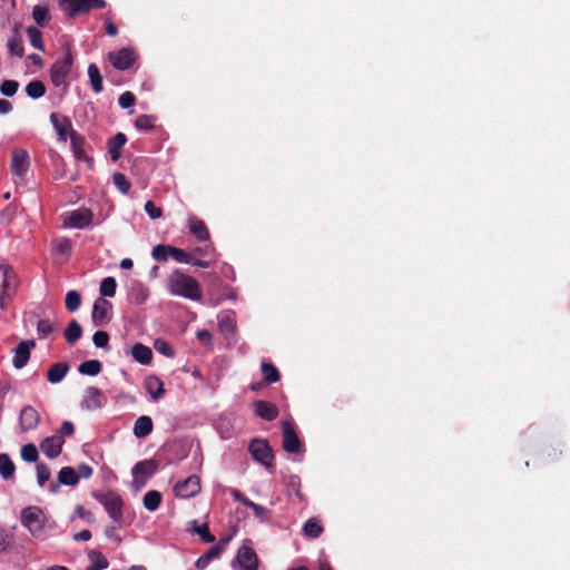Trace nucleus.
<instances>
[{
    "label": "nucleus",
    "instance_id": "f257e3e1",
    "mask_svg": "<svg viewBox=\"0 0 570 570\" xmlns=\"http://www.w3.org/2000/svg\"><path fill=\"white\" fill-rule=\"evenodd\" d=\"M168 289L173 295L191 301H199L202 298L199 283L179 269L174 271L168 277Z\"/></svg>",
    "mask_w": 570,
    "mask_h": 570
},
{
    "label": "nucleus",
    "instance_id": "f03ea898",
    "mask_svg": "<svg viewBox=\"0 0 570 570\" xmlns=\"http://www.w3.org/2000/svg\"><path fill=\"white\" fill-rule=\"evenodd\" d=\"M21 523L28 529L32 537L37 539L45 538L47 518L41 508L31 505L22 509Z\"/></svg>",
    "mask_w": 570,
    "mask_h": 570
},
{
    "label": "nucleus",
    "instance_id": "7ed1b4c3",
    "mask_svg": "<svg viewBox=\"0 0 570 570\" xmlns=\"http://www.w3.org/2000/svg\"><path fill=\"white\" fill-rule=\"evenodd\" d=\"M92 497L105 508L109 518L115 523H120L122 521L124 500L117 492H115V491H108V492L95 491V492H92Z\"/></svg>",
    "mask_w": 570,
    "mask_h": 570
},
{
    "label": "nucleus",
    "instance_id": "20e7f679",
    "mask_svg": "<svg viewBox=\"0 0 570 570\" xmlns=\"http://www.w3.org/2000/svg\"><path fill=\"white\" fill-rule=\"evenodd\" d=\"M73 58L70 48H66L61 58H59L50 68V79L55 87L66 83V79L71 71Z\"/></svg>",
    "mask_w": 570,
    "mask_h": 570
},
{
    "label": "nucleus",
    "instance_id": "39448f33",
    "mask_svg": "<svg viewBox=\"0 0 570 570\" xmlns=\"http://www.w3.org/2000/svg\"><path fill=\"white\" fill-rule=\"evenodd\" d=\"M60 6L69 17L75 18L78 14L87 13L91 9H102L106 7L105 0H61Z\"/></svg>",
    "mask_w": 570,
    "mask_h": 570
},
{
    "label": "nucleus",
    "instance_id": "423d86ee",
    "mask_svg": "<svg viewBox=\"0 0 570 570\" xmlns=\"http://www.w3.org/2000/svg\"><path fill=\"white\" fill-rule=\"evenodd\" d=\"M248 451L252 456L265 466H272L274 453L266 440L256 439L249 443Z\"/></svg>",
    "mask_w": 570,
    "mask_h": 570
},
{
    "label": "nucleus",
    "instance_id": "0eeeda50",
    "mask_svg": "<svg viewBox=\"0 0 570 570\" xmlns=\"http://www.w3.org/2000/svg\"><path fill=\"white\" fill-rule=\"evenodd\" d=\"M108 60L117 70H127L132 67L137 60L135 50L130 48H121L117 51L108 53Z\"/></svg>",
    "mask_w": 570,
    "mask_h": 570
},
{
    "label": "nucleus",
    "instance_id": "6e6552de",
    "mask_svg": "<svg viewBox=\"0 0 570 570\" xmlns=\"http://www.w3.org/2000/svg\"><path fill=\"white\" fill-rule=\"evenodd\" d=\"M112 318V304L104 298L99 297L95 301L92 306L91 320L95 325L102 326L108 324Z\"/></svg>",
    "mask_w": 570,
    "mask_h": 570
},
{
    "label": "nucleus",
    "instance_id": "1a4fd4ad",
    "mask_svg": "<svg viewBox=\"0 0 570 570\" xmlns=\"http://www.w3.org/2000/svg\"><path fill=\"white\" fill-rule=\"evenodd\" d=\"M200 479L193 474L183 481H179L174 487V492L177 498L189 499L200 492Z\"/></svg>",
    "mask_w": 570,
    "mask_h": 570
},
{
    "label": "nucleus",
    "instance_id": "9d476101",
    "mask_svg": "<svg viewBox=\"0 0 570 570\" xmlns=\"http://www.w3.org/2000/svg\"><path fill=\"white\" fill-rule=\"evenodd\" d=\"M158 466V462L153 459L137 462L131 470L135 482L144 485L157 472Z\"/></svg>",
    "mask_w": 570,
    "mask_h": 570
},
{
    "label": "nucleus",
    "instance_id": "9b49d317",
    "mask_svg": "<svg viewBox=\"0 0 570 570\" xmlns=\"http://www.w3.org/2000/svg\"><path fill=\"white\" fill-rule=\"evenodd\" d=\"M261 371H262V376H263L262 381L252 385L253 392H256L257 390L267 387L271 384L276 383L281 380L279 371L271 362L263 361L261 363Z\"/></svg>",
    "mask_w": 570,
    "mask_h": 570
},
{
    "label": "nucleus",
    "instance_id": "f8f14e48",
    "mask_svg": "<svg viewBox=\"0 0 570 570\" xmlns=\"http://www.w3.org/2000/svg\"><path fill=\"white\" fill-rule=\"evenodd\" d=\"M282 430L283 449L288 453H297L301 450L302 443L294 430L293 423L291 421H284Z\"/></svg>",
    "mask_w": 570,
    "mask_h": 570
},
{
    "label": "nucleus",
    "instance_id": "ddd939ff",
    "mask_svg": "<svg viewBox=\"0 0 570 570\" xmlns=\"http://www.w3.org/2000/svg\"><path fill=\"white\" fill-rule=\"evenodd\" d=\"M92 219V212L90 209L82 208L71 212L68 218L65 220V225L68 227L82 229L91 225Z\"/></svg>",
    "mask_w": 570,
    "mask_h": 570
},
{
    "label": "nucleus",
    "instance_id": "4468645a",
    "mask_svg": "<svg viewBox=\"0 0 570 570\" xmlns=\"http://www.w3.org/2000/svg\"><path fill=\"white\" fill-rule=\"evenodd\" d=\"M36 347V342L33 340L29 341H21L14 348H13V358L12 364L16 368H22L27 365L30 358V351L31 348Z\"/></svg>",
    "mask_w": 570,
    "mask_h": 570
},
{
    "label": "nucleus",
    "instance_id": "2eb2a0df",
    "mask_svg": "<svg viewBox=\"0 0 570 570\" xmlns=\"http://www.w3.org/2000/svg\"><path fill=\"white\" fill-rule=\"evenodd\" d=\"M236 562L240 570H257L258 558L255 551L248 546H242L236 556Z\"/></svg>",
    "mask_w": 570,
    "mask_h": 570
},
{
    "label": "nucleus",
    "instance_id": "dca6fc26",
    "mask_svg": "<svg viewBox=\"0 0 570 570\" xmlns=\"http://www.w3.org/2000/svg\"><path fill=\"white\" fill-rule=\"evenodd\" d=\"M14 271L8 265H0L2 296H11L16 292L17 279Z\"/></svg>",
    "mask_w": 570,
    "mask_h": 570
},
{
    "label": "nucleus",
    "instance_id": "f3484780",
    "mask_svg": "<svg viewBox=\"0 0 570 570\" xmlns=\"http://www.w3.org/2000/svg\"><path fill=\"white\" fill-rule=\"evenodd\" d=\"M30 158L29 154L24 149H16L11 158V171L12 174L22 177L29 168Z\"/></svg>",
    "mask_w": 570,
    "mask_h": 570
},
{
    "label": "nucleus",
    "instance_id": "a211bd4d",
    "mask_svg": "<svg viewBox=\"0 0 570 570\" xmlns=\"http://www.w3.org/2000/svg\"><path fill=\"white\" fill-rule=\"evenodd\" d=\"M50 122L57 131L59 140L66 142L70 131L73 130L70 119L66 116L60 118L57 112H52L50 115Z\"/></svg>",
    "mask_w": 570,
    "mask_h": 570
},
{
    "label": "nucleus",
    "instance_id": "6ab92c4d",
    "mask_svg": "<svg viewBox=\"0 0 570 570\" xmlns=\"http://www.w3.org/2000/svg\"><path fill=\"white\" fill-rule=\"evenodd\" d=\"M63 443L62 436H48L40 443V450L49 459H56L61 453Z\"/></svg>",
    "mask_w": 570,
    "mask_h": 570
},
{
    "label": "nucleus",
    "instance_id": "aec40b11",
    "mask_svg": "<svg viewBox=\"0 0 570 570\" xmlns=\"http://www.w3.org/2000/svg\"><path fill=\"white\" fill-rule=\"evenodd\" d=\"M188 228H189V232L200 242H206V240H209V232H208V228L206 226V224L204 223V220H202L200 218L194 216V215H190L188 217Z\"/></svg>",
    "mask_w": 570,
    "mask_h": 570
},
{
    "label": "nucleus",
    "instance_id": "412c9836",
    "mask_svg": "<svg viewBox=\"0 0 570 570\" xmlns=\"http://www.w3.org/2000/svg\"><path fill=\"white\" fill-rule=\"evenodd\" d=\"M38 423H39L38 411L30 405H26L20 411V424H21L22 429L26 431L32 430L38 425Z\"/></svg>",
    "mask_w": 570,
    "mask_h": 570
},
{
    "label": "nucleus",
    "instance_id": "4be33fe9",
    "mask_svg": "<svg viewBox=\"0 0 570 570\" xmlns=\"http://www.w3.org/2000/svg\"><path fill=\"white\" fill-rule=\"evenodd\" d=\"M69 137H70L71 148H72L75 157L78 160H83V161L91 164L92 159L86 155L85 149H83V145H85L83 137L80 136L76 130H71L69 134Z\"/></svg>",
    "mask_w": 570,
    "mask_h": 570
},
{
    "label": "nucleus",
    "instance_id": "5701e85b",
    "mask_svg": "<svg viewBox=\"0 0 570 570\" xmlns=\"http://www.w3.org/2000/svg\"><path fill=\"white\" fill-rule=\"evenodd\" d=\"M255 412L256 414L266 420V421H273L277 417L278 415V410L277 407L269 403V402H266V401H257L255 402Z\"/></svg>",
    "mask_w": 570,
    "mask_h": 570
},
{
    "label": "nucleus",
    "instance_id": "b1692460",
    "mask_svg": "<svg viewBox=\"0 0 570 570\" xmlns=\"http://www.w3.org/2000/svg\"><path fill=\"white\" fill-rule=\"evenodd\" d=\"M131 356L138 363L147 365L153 360V351L150 347L141 343H136L131 347Z\"/></svg>",
    "mask_w": 570,
    "mask_h": 570
},
{
    "label": "nucleus",
    "instance_id": "393cba45",
    "mask_svg": "<svg viewBox=\"0 0 570 570\" xmlns=\"http://www.w3.org/2000/svg\"><path fill=\"white\" fill-rule=\"evenodd\" d=\"M7 48L11 56H16L18 58L23 56V40L18 31V27H14L12 36L8 39Z\"/></svg>",
    "mask_w": 570,
    "mask_h": 570
},
{
    "label": "nucleus",
    "instance_id": "a878e982",
    "mask_svg": "<svg viewBox=\"0 0 570 570\" xmlns=\"http://www.w3.org/2000/svg\"><path fill=\"white\" fill-rule=\"evenodd\" d=\"M69 365L66 362H58L50 366L47 372V380L50 383H59L63 380L69 371Z\"/></svg>",
    "mask_w": 570,
    "mask_h": 570
},
{
    "label": "nucleus",
    "instance_id": "bb28decb",
    "mask_svg": "<svg viewBox=\"0 0 570 570\" xmlns=\"http://www.w3.org/2000/svg\"><path fill=\"white\" fill-rule=\"evenodd\" d=\"M127 142V137L122 132L116 134L108 142V153L111 160L116 161L120 158V150Z\"/></svg>",
    "mask_w": 570,
    "mask_h": 570
},
{
    "label": "nucleus",
    "instance_id": "cd10ccee",
    "mask_svg": "<svg viewBox=\"0 0 570 570\" xmlns=\"http://www.w3.org/2000/svg\"><path fill=\"white\" fill-rule=\"evenodd\" d=\"M153 431V421L147 415L139 416L134 425V434L137 438H146Z\"/></svg>",
    "mask_w": 570,
    "mask_h": 570
},
{
    "label": "nucleus",
    "instance_id": "c85d7f7f",
    "mask_svg": "<svg viewBox=\"0 0 570 570\" xmlns=\"http://www.w3.org/2000/svg\"><path fill=\"white\" fill-rule=\"evenodd\" d=\"M58 481L62 485L75 487L79 482V475L71 466H63L58 473Z\"/></svg>",
    "mask_w": 570,
    "mask_h": 570
},
{
    "label": "nucleus",
    "instance_id": "c756f323",
    "mask_svg": "<svg viewBox=\"0 0 570 570\" xmlns=\"http://www.w3.org/2000/svg\"><path fill=\"white\" fill-rule=\"evenodd\" d=\"M87 71L92 90L96 94L101 92L104 90L102 76L98 66L96 63H90Z\"/></svg>",
    "mask_w": 570,
    "mask_h": 570
},
{
    "label": "nucleus",
    "instance_id": "7c9ffc66",
    "mask_svg": "<svg viewBox=\"0 0 570 570\" xmlns=\"http://www.w3.org/2000/svg\"><path fill=\"white\" fill-rule=\"evenodd\" d=\"M303 533L305 537L309 539H317L323 533V527L316 518L308 519L304 527H303Z\"/></svg>",
    "mask_w": 570,
    "mask_h": 570
},
{
    "label": "nucleus",
    "instance_id": "2f4dec72",
    "mask_svg": "<svg viewBox=\"0 0 570 570\" xmlns=\"http://www.w3.org/2000/svg\"><path fill=\"white\" fill-rule=\"evenodd\" d=\"M57 324L49 318H41L37 322V335L39 340L50 336L56 330Z\"/></svg>",
    "mask_w": 570,
    "mask_h": 570
},
{
    "label": "nucleus",
    "instance_id": "473e14b6",
    "mask_svg": "<svg viewBox=\"0 0 570 570\" xmlns=\"http://www.w3.org/2000/svg\"><path fill=\"white\" fill-rule=\"evenodd\" d=\"M161 499L163 497L159 491L150 490L146 492L142 499L145 509H147L150 512L156 511L161 503Z\"/></svg>",
    "mask_w": 570,
    "mask_h": 570
},
{
    "label": "nucleus",
    "instance_id": "72a5a7b5",
    "mask_svg": "<svg viewBox=\"0 0 570 570\" xmlns=\"http://www.w3.org/2000/svg\"><path fill=\"white\" fill-rule=\"evenodd\" d=\"M63 335L69 344H75L82 335V327L76 320H71Z\"/></svg>",
    "mask_w": 570,
    "mask_h": 570
},
{
    "label": "nucleus",
    "instance_id": "f704fd0d",
    "mask_svg": "<svg viewBox=\"0 0 570 570\" xmlns=\"http://www.w3.org/2000/svg\"><path fill=\"white\" fill-rule=\"evenodd\" d=\"M16 465L10 456L6 453H0V475L8 480L14 475Z\"/></svg>",
    "mask_w": 570,
    "mask_h": 570
},
{
    "label": "nucleus",
    "instance_id": "c9c22d12",
    "mask_svg": "<svg viewBox=\"0 0 570 570\" xmlns=\"http://www.w3.org/2000/svg\"><path fill=\"white\" fill-rule=\"evenodd\" d=\"M105 402L104 394H87L80 406L87 411H95L102 406Z\"/></svg>",
    "mask_w": 570,
    "mask_h": 570
},
{
    "label": "nucleus",
    "instance_id": "e433bc0d",
    "mask_svg": "<svg viewBox=\"0 0 570 570\" xmlns=\"http://www.w3.org/2000/svg\"><path fill=\"white\" fill-rule=\"evenodd\" d=\"M101 370H102V365H101V362L98 360L85 361L78 367V371L80 374L90 375V376L98 375L101 372Z\"/></svg>",
    "mask_w": 570,
    "mask_h": 570
},
{
    "label": "nucleus",
    "instance_id": "4c0bfd02",
    "mask_svg": "<svg viewBox=\"0 0 570 570\" xmlns=\"http://www.w3.org/2000/svg\"><path fill=\"white\" fill-rule=\"evenodd\" d=\"M26 94L32 99H38L46 94V86L40 80H32L26 86Z\"/></svg>",
    "mask_w": 570,
    "mask_h": 570
},
{
    "label": "nucleus",
    "instance_id": "58836bf2",
    "mask_svg": "<svg viewBox=\"0 0 570 570\" xmlns=\"http://www.w3.org/2000/svg\"><path fill=\"white\" fill-rule=\"evenodd\" d=\"M26 32L29 38L30 45L33 48L43 51L45 46H43V41H42L41 31L38 28L30 26L27 28Z\"/></svg>",
    "mask_w": 570,
    "mask_h": 570
},
{
    "label": "nucleus",
    "instance_id": "ea45409f",
    "mask_svg": "<svg viewBox=\"0 0 570 570\" xmlns=\"http://www.w3.org/2000/svg\"><path fill=\"white\" fill-rule=\"evenodd\" d=\"M53 250L56 254L70 256L72 250L71 240L66 237L55 239L52 242Z\"/></svg>",
    "mask_w": 570,
    "mask_h": 570
},
{
    "label": "nucleus",
    "instance_id": "a19ab883",
    "mask_svg": "<svg viewBox=\"0 0 570 570\" xmlns=\"http://www.w3.org/2000/svg\"><path fill=\"white\" fill-rule=\"evenodd\" d=\"M32 18L39 27H45L49 21V8L47 6H36L32 10Z\"/></svg>",
    "mask_w": 570,
    "mask_h": 570
},
{
    "label": "nucleus",
    "instance_id": "79ce46f5",
    "mask_svg": "<svg viewBox=\"0 0 570 570\" xmlns=\"http://www.w3.org/2000/svg\"><path fill=\"white\" fill-rule=\"evenodd\" d=\"M65 304L67 311L71 313L78 311L81 305V295L77 291H69L66 294Z\"/></svg>",
    "mask_w": 570,
    "mask_h": 570
},
{
    "label": "nucleus",
    "instance_id": "37998d69",
    "mask_svg": "<svg viewBox=\"0 0 570 570\" xmlns=\"http://www.w3.org/2000/svg\"><path fill=\"white\" fill-rule=\"evenodd\" d=\"M219 331L224 334H234L236 331V320L233 315L226 314L219 318Z\"/></svg>",
    "mask_w": 570,
    "mask_h": 570
},
{
    "label": "nucleus",
    "instance_id": "c03bdc74",
    "mask_svg": "<svg viewBox=\"0 0 570 570\" xmlns=\"http://www.w3.org/2000/svg\"><path fill=\"white\" fill-rule=\"evenodd\" d=\"M117 283L111 276L105 277L100 283V294L104 297H114L116 294Z\"/></svg>",
    "mask_w": 570,
    "mask_h": 570
},
{
    "label": "nucleus",
    "instance_id": "a18cd8bd",
    "mask_svg": "<svg viewBox=\"0 0 570 570\" xmlns=\"http://www.w3.org/2000/svg\"><path fill=\"white\" fill-rule=\"evenodd\" d=\"M112 181L116 188L124 195H127L131 188V183L127 179L122 173H115L112 175Z\"/></svg>",
    "mask_w": 570,
    "mask_h": 570
},
{
    "label": "nucleus",
    "instance_id": "49530a36",
    "mask_svg": "<svg viewBox=\"0 0 570 570\" xmlns=\"http://www.w3.org/2000/svg\"><path fill=\"white\" fill-rule=\"evenodd\" d=\"M20 454H21V459L23 461L30 462V463L37 462V460L39 458L38 450H37L36 445L32 443L24 444L21 448Z\"/></svg>",
    "mask_w": 570,
    "mask_h": 570
},
{
    "label": "nucleus",
    "instance_id": "de8ad7c7",
    "mask_svg": "<svg viewBox=\"0 0 570 570\" xmlns=\"http://www.w3.org/2000/svg\"><path fill=\"white\" fill-rule=\"evenodd\" d=\"M151 256L155 261L164 263L170 256V245L159 244L153 248Z\"/></svg>",
    "mask_w": 570,
    "mask_h": 570
},
{
    "label": "nucleus",
    "instance_id": "09e8293b",
    "mask_svg": "<svg viewBox=\"0 0 570 570\" xmlns=\"http://www.w3.org/2000/svg\"><path fill=\"white\" fill-rule=\"evenodd\" d=\"M155 121H156V118L154 116L140 115L135 120V127L138 130L147 131V130H150L154 128Z\"/></svg>",
    "mask_w": 570,
    "mask_h": 570
},
{
    "label": "nucleus",
    "instance_id": "8fccbe9b",
    "mask_svg": "<svg viewBox=\"0 0 570 570\" xmlns=\"http://www.w3.org/2000/svg\"><path fill=\"white\" fill-rule=\"evenodd\" d=\"M170 256L178 263L189 264L193 261V254L170 245Z\"/></svg>",
    "mask_w": 570,
    "mask_h": 570
},
{
    "label": "nucleus",
    "instance_id": "3c124183",
    "mask_svg": "<svg viewBox=\"0 0 570 570\" xmlns=\"http://www.w3.org/2000/svg\"><path fill=\"white\" fill-rule=\"evenodd\" d=\"M89 558L92 561V564H91L92 569L104 570V569L108 568V564H109L108 560L102 556L101 552L92 550L89 553Z\"/></svg>",
    "mask_w": 570,
    "mask_h": 570
},
{
    "label": "nucleus",
    "instance_id": "603ef678",
    "mask_svg": "<svg viewBox=\"0 0 570 570\" xmlns=\"http://www.w3.org/2000/svg\"><path fill=\"white\" fill-rule=\"evenodd\" d=\"M13 543V534L0 528V553L9 551Z\"/></svg>",
    "mask_w": 570,
    "mask_h": 570
},
{
    "label": "nucleus",
    "instance_id": "864d4df0",
    "mask_svg": "<svg viewBox=\"0 0 570 570\" xmlns=\"http://www.w3.org/2000/svg\"><path fill=\"white\" fill-rule=\"evenodd\" d=\"M19 88V82L17 80H3L0 85V91L6 97H12L16 95Z\"/></svg>",
    "mask_w": 570,
    "mask_h": 570
},
{
    "label": "nucleus",
    "instance_id": "5fc2aeb1",
    "mask_svg": "<svg viewBox=\"0 0 570 570\" xmlns=\"http://www.w3.org/2000/svg\"><path fill=\"white\" fill-rule=\"evenodd\" d=\"M146 392H165L163 382L157 376H148L145 381Z\"/></svg>",
    "mask_w": 570,
    "mask_h": 570
},
{
    "label": "nucleus",
    "instance_id": "6e6d98bb",
    "mask_svg": "<svg viewBox=\"0 0 570 570\" xmlns=\"http://www.w3.org/2000/svg\"><path fill=\"white\" fill-rule=\"evenodd\" d=\"M51 475L50 469L43 464H37V482L40 487H43L47 481H49Z\"/></svg>",
    "mask_w": 570,
    "mask_h": 570
},
{
    "label": "nucleus",
    "instance_id": "4d7b16f0",
    "mask_svg": "<svg viewBox=\"0 0 570 570\" xmlns=\"http://www.w3.org/2000/svg\"><path fill=\"white\" fill-rule=\"evenodd\" d=\"M92 342L96 347H99V348L108 347L109 334L105 331H97L92 336Z\"/></svg>",
    "mask_w": 570,
    "mask_h": 570
},
{
    "label": "nucleus",
    "instance_id": "13d9d810",
    "mask_svg": "<svg viewBox=\"0 0 570 570\" xmlns=\"http://www.w3.org/2000/svg\"><path fill=\"white\" fill-rule=\"evenodd\" d=\"M135 101H136L135 95L130 91L122 92L118 98L119 106L124 109H128V108L132 107Z\"/></svg>",
    "mask_w": 570,
    "mask_h": 570
},
{
    "label": "nucleus",
    "instance_id": "bf43d9fd",
    "mask_svg": "<svg viewBox=\"0 0 570 570\" xmlns=\"http://www.w3.org/2000/svg\"><path fill=\"white\" fill-rule=\"evenodd\" d=\"M289 487L292 488V490H293L295 497L297 498V500L301 503H304L306 501V498H305L304 493L301 490V481H299V479L296 478V476H292L291 480H289Z\"/></svg>",
    "mask_w": 570,
    "mask_h": 570
},
{
    "label": "nucleus",
    "instance_id": "052dcab7",
    "mask_svg": "<svg viewBox=\"0 0 570 570\" xmlns=\"http://www.w3.org/2000/svg\"><path fill=\"white\" fill-rule=\"evenodd\" d=\"M195 531L199 534L204 542L212 543L215 541V537L210 533L207 523H203L202 525L197 527Z\"/></svg>",
    "mask_w": 570,
    "mask_h": 570
},
{
    "label": "nucleus",
    "instance_id": "680f3d73",
    "mask_svg": "<svg viewBox=\"0 0 570 570\" xmlns=\"http://www.w3.org/2000/svg\"><path fill=\"white\" fill-rule=\"evenodd\" d=\"M145 212L148 214V216L151 218V219H158L161 217L163 215V210L160 207H157L154 202L151 200H148L146 204H145Z\"/></svg>",
    "mask_w": 570,
    "mask_h": 570
},
{
    "label": "nucleus",
    "instance_id": "e2e57ef3",
    "mask_svg": "<svg viewBox=\"0 0 570 570\" xmlns=\"http://www.w3.org/2000/svg\"><path fill=\"white\" fill-rule=\"evenodd\" d=\"M154 345H155V348L163 355L169 356V357L174 356V350L169 343L161 341V340H156Z\"/></svg>",
    "mask_w": 570,
    "mask_h": 570
},
{
    "label": "nucleus",
    "instance_id": "0e129e2a",
    "mask_svg": "<svg viewBox=\"0 0 570 570\" xmlns=\"http://www.w3.org/2000/svg\"><path fill=\"white\" fill-rule=\"evenodd\" d=\"M75 515L81 518V519H85L87 520L88 522H95V517L94 514L85 509L83 505L81 504H77L76 508H75Z\"/></svg>",
    "mask_w": 570,
    "mask_h": 570
},
{
    "label": "nucleus",
    "instance_id": "69168bd1",
    "mask_svg": "<svg viewBox=\"0 0 570 570\" xmlns=\"http://www.w3.org/2000/svg\"><path fill=\"white\" fill-rule=\"evenodd\" d=\"M247 508L252 509L254 514H255V517L261 519V520H263L266 517L267 512H268V510L265 507L259 505V504L253 502L252 500L248 503Z\"/></svg>",
    "mask_w": 570,
    "mask_h": 570
},
{
    "label": "nucleus",
    "instance_id": "338daca9",
    "mask_svg": "<svg viewBox=\"0 0 570 570\" xmlns=\"http://www.w3.org/2000/svg\"><path fill=\"white\" fill-rule=\"evenodd\" d=\"M147 298H148L147 289L144 286L139 285L138 289L135 291L132 294L134 302L137 304H142L146 302Z\"/></svg>",
    "mask_w": 570,
    "mask_h": 570
},
{
    "label": "nucleus",
    "instance_id": "774afa93",
    "mask_svg": "<svg viewBox=\"0 0 570 570\" xmlns=\"http://www.w3.org/2000/svg\"><path fill=\"white\" fill-rule=\"evenodd\" d=\"M76 472H77V475H79V479L80 478L89 479L92 475L94 470L90 465H88L86 463H81L78 465Z\"/></svg>",
    "mask_w": 570,
    "mask_h": 570
}]
</instances>
